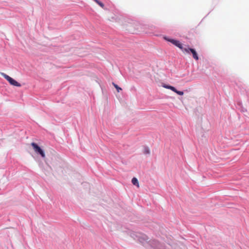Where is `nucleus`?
I'll return each instance as SVG.
<instances>
[{
    "label": "nucleus",
    "mask_w": 249,
    "mask_h": 249,
    "mask_svg": "<svg viewBox=\"0 0 249 249\" xmlns=\"http://www.w3.org/2000/svg\"><path fill=\"white\" fill-rule=\"evenodd\" d=\"M138 23L132 20H127L124 24L126 30L129 32L134 33L138 29Z\"/></svg>",
    "instance_id": "nucleus-1"
},
{
    "label": "nucleus",
    "mask_w": 249,
    "mask_h": 249,
    "mask_svg": "<svg viewBox=\"0 0 249 249\" xmlns=\"http://www.w3.org/2000/svg\"><path fill=\"white\" fill-rule=\"evenodd\" d=\"M0 74L5 78L6 79L9 83L14 86H16L18 87H20L21 86V84L18 82L17 81L8 76V75L4 73L1 72Z\"/></svg>",
    "instance_id": "nucleus-2"
},
{
    "label": "nucleus",
    "mask_w": 249,
    "mask_h": 249,
    "mask_svg": "<svg viewBox=\"0 0 249 249\" xmlns=\"http://www.w3.org/2000/svg\"><path fill=\"white\" fill-rule=\"evenodd\" d=\"M31 144L36 153L40 154L43 158L45 157V155L43 150L36 143L32 142Z\"/></svg>",
    "instance_id": "nucleus-3"
},
{
    "label": "nucleus",
    "mask_w": 249,
    "mask_h": 249,
    "mask_svg": "<svg viewBox=\"0 0 249 249\" xmlns=\"http://www.w3.org/2000/svg\"><path fill=\"white\" fill-rule=\"evenodd\" d=\"M163 87L164 88L171 89V90H172L173 91L176 92V93H177L179 95H183V94H184L183 91H178V90H177V89L175 87H174L173 86H169V85H164L163 86Z\"/></svg>",
    "instance_id": "nucleus-4"
},
{
    "label": "nucleus",
    "mask_w": 249,
    "mask_h": 249,
    "mask_svg": "<svg viewBox=\"0 0 249 249\" xmlns=\"http://www.w3.org/2000/svg\"><path fill=\"white\" fill-rule=\"evenodd\" d=\"M167 40L170 41V42H171L172 44H173L175 46L178 47L179 49H182L183 45L181 43H180L179 42V41L173 39H167Z\"/></svg>",
    "instance_id": "nucleus-5"
},
{
    "label": "nucleus",
    "mask_w": 249,
    "mask_h": 249,
    "mask_svg": "<svg viewBox=\"0 0 249 249\" xmlns=\"http://www.w3.org/2000/svg\"><path fill=\"white\" fill-rule=\"evenodd\" d=\"M190 52L193 54V58L195 59H196V60H198V56L197 53L196 52V51H195V50L194 49H192V50H190Z\"/></svg>",
    "instance_id": "nucleus-6"
},
{
    "label": "nucleus",
    "mask_w": 249,
    "mask_h": 249,
    "mask_svg": "<svg viewBox=\"0 0 249 249\" xmlns=\"http://www.w3.org/2000/svg\"><path fill=\"white\" fill-rule=\"evenodd\" d=\"M132 183L133 185H136L138 187H139V182L136 178H133L132 179Z\"/></svg>",
    "instance_id": "nucleus-7"
},
{
    "label": "nucleus",
    "mask_w": 249,
    "mask_h": 249,
    "mask_svg": "<svg viewBox=\"0 0 249 249\" xmlns=\"http://www.w3.org/2000/svg\"><path fill=\"white\" fill-rule=\"evenodd\" d=\"M192 49L191 48H190L189 47H183L182 46V49H181L182 52H183L184 53H189L191 52H190V50H192Z\"/></svg>",
    "instance_id": "nucleus-8"
},
{
    "label": "nucleus",
    "mask_w": 249,
    "mask_h": 249,
    "mask_svg": "<svg viewBox=\"0 0 249 249\" xmlns=\"http://www.w3.org/2000/svg\"><path fill=\"white\" fill-rule=\"evenodd\" d=\"M143 153L145 155L150 154V150L147 147H144L143 149Z\"/></svg>",
    "instance_id": "nucleus-9"
},
{
    "label": "nucleus",
    "mask_w": 249,
    "mask_h": 249,
    "mask_svg": "<svg viewBox=\"0 0 249 249\" xmlns=\"http://www.w3.org/2000/svg\"><path fill=\"white\" fill-rule=\"evenodd\" d=\"M113 85L114 87L116 88V89H117V90L118 92H119L120 91V90H122V89L121 88L119 87L117 85L115 84L114 83H113Z\"/></svg>",
    "instance_id": "nucleus-10"
}]
</instances>
